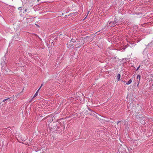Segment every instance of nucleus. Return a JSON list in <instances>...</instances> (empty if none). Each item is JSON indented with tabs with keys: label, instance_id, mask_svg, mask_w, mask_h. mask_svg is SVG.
<instances>
[{
	"label": "nucleus",
	"instance_id": "13",
	"mask_svg": "<svg viewBox=\"0 0 153 153\" xmlns=\"http://www.w3.org/2000/svg\"><path fill=\"white\" fill-rule=\"evenodd\" d=\"M138 84L137 85V86H138V85L140 83V82H139V81H138Z\"/></svg>",
	"mask_w": 153,
	"mask_h": 153
},
{
	"label": "nucleus",
	"instance_id": "4",
	"mask_svg": "<svg viewBox=\"0 0 153 153\" xmlns=\"http://www.w3.org/2000/svg\"><path fill=\"white\" fill-rule=\"evenodd\" d=\"M117 22V21L116 20L114 21V22H110L109 24V26L110 27H113L114 26L115 24Z\"/></svg>",
	"mask_w": 153,
	"mask_h": 153
},
{
	"label": "nucleus",
	"instance_id": "5",
	"mask_svg": "<svg viewBox=\"0 0 153 153\" xmlns=\"http://www.w3.org/2000/svg\"><path fill=\"white\" fill-rule=\"evenodd\" d=\"M132 79H130V80L127 82H126V84L129 85L132 82Z\"/></svg>",
	"mask_w": 153,
	"mask_h": 153
},
{
	"label": "nucleus",
	"instance_id": "1",
	"mask_svg": "<svg viewBox=\"0 0 153 153\" xmlns=\"http://www.w3.org/2000/svg\"><path fill=\"white\" fill-rule=\"evenodd\" d=\"M74 46L76 48H79L81 47L85 43V41L82 39H74Z\"/></svg>",
	"mask_w": 153,
	"mask_h": 153
},
{
	"label": "nucleus",
	"instance_id": "15",
	"mask_svg": "<svg viewBox=\"0 0 153 153\" xmlns=\"http://www.w3.org/2000/svg\"><path fill=\"white\" fill-rule=\"evenodd\" d=\"M21 92H20V93H19L17 95V96H18L19 95V94H21Z\"/></svg>",
	"mask_w": 153,
	"mask_h": 153
},
{
	"label": "nucleus",
	"instance_id": "11",
	"mask_svg": "<svg viewBox=\"0 0 153 153\" xmlns=\"http://www.w3.org/2000/svg\"><path fill=\"white\" fill-rule=\"evenodd\" d=\"M9 98H7V99H5L3 101H2V102H5V101H6V100H7Z\"/></svg>",
	"mask_w": 153,
	"mask_h": 153
},
{
	"label": "nucleus",
	"instance_id": "6",
	"mask_svg": "<svg viewBox=\"0 0 153 153\" xmlns=\"http://www.w3.org/2000/svg\"><path fill=\"white\" fill-rule=\"evenodd\" d=\"M137 79L138 81L140 82V75H138L137 76Z\"/></svg>",
	"mask_w": 153,
	"mask_h": 153
},
{
	"label": "nucleus",
	"instance_id": "10",
	"mask_svg": "<svg viewBox=\"0 0 153 153\" xmlns=\"http://www.w3.org/2000/svg\"><path fill=\"white\" fill-rule=\"evenodd\" d=\"M135 142V143H138V142H139V140H136L135 141H134Z\"/></svg>",
	"mask_w": 153,
	"mask_h": 153
},
{
	"label": "nucleus",
	"instance_id": "12",
	"mask_svg": "<svg viewBox=\"0 0 153 153\" xmlns=\"http://www.w3.org/2000/svg\"><path fill=\"white\" fill-rule=\"evenodd\" d=\"M140 66H139V67L137 68V70H136V71H137V70H138L139 69V68H140Z\"/></svg>",
	"mask_w": 153,
	"mask_h": 153
},
{
	"label": "nucleus",
	"instance_id": "2",
	"mask_svg": "<svg viewBox=\"0 0 153 153\" xmlns=\"http://www.w3.org/2000/svg\"><path fill=\"white\" fill-rule=\"evenodd\" d=\"M48 126L52 129H55L57 127L56 123L53 122V123H50L48 124Z\"/></svg>",
	"mask_w": 153,
	"mask_h": 153
},
{
	"label": "nucleus",
	"instance_id": "3",
	"mask_svg": "<svg viewBox=\"0 0 153 153\" xmlns=\"http://www.w3.org/2000/svg\"><path fill=\"white\" fill-rule=\"evenodd\" d=\"M74 39H72L69 42H68L67 44V46L68 48H71L73 46H74Z\"/></svg>",
	"mask_w": 153,
	"mask_h": 153
},
{
	"label": "nucleus",
	"instance_id": "9",
	"mask_svg": "<svg viewBox=\"0 0 153 153\" xmlns=\"http://www.w3.org/2000/svg\"><path fill=\"white\" fill-rule=\"evenodd\" d=\"M127 149L128 150V152H131V151L132 150V149L131 148H130V149H129L128 148H127Z\"/></svg>",
	"mask_w": 153,
	"mask_h": 153
},
{
	"label": "nucleus",
	"instance_id": "7",
	"mask_svg": "<svg viewBox=\"0 0 153 153\" xmlns=\"http://www.w3.org/2000/svg\"><path fill=\"white\" fill-rule=\"evenodd\" d=\"M39 90H38L36 92V93L34 95V96L33 97V98L36 97V96H37L38 94V92H39Z\"/></svg>",
	"mask_w": 153,
	"mask_h": 153
},
{
	"label": "nucleus",
	"instance_id": "16",
	"mask_svg": "<svg viewBox=\"0 0 153 153\" xmlns=\"http://www.w3.org/2000/svg\"><path fill=\"white\" fill-rule=\"evenodd\" d=\"M152 86H153V85H152Z\"/></svg>",
	"mask_w": 153,
	"mask_h": 153
},
{
	"label": "nucleus",
	"instance_id": "14",
	"mask_svg": "<svg viewBox=\"0 0 153 153\" xmlns=\"http://www.w3.org/2000/svg\"><path fill=\"white\" fill-rule=\"evenodd\" d=\"M42 85L43 84H42L41 85V86H40V87L39 88V90L42 87Z\"/></svg>",
	"mask_w": 153,
	"mask_h": 153
},
{
	"label": "nucleus",
	"instance_id": "8",
	"mask_svg": "<svg viewBox=\"0 0 153 153\" xmlns=\"http://www.w3.org/2000/svg\"><path fill=\"white\" fill-rule=\"evenodd\" d=\"M120 74H118L117 75V78L118 81L120 80Z\"/></svg>",
	"mask_w": 153,
	"mask_h": 153
}]
</instances>
